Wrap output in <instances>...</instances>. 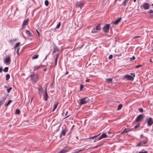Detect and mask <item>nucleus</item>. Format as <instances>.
I'll use <instances>...</instances> for the list:
<instances>
[{
    "label": "nucleus",
    "mask_w": 153,
    "mask_h": 153,
    "mask_svg": "<svg viewBox=\"0 0 153 153\" xmlns=\"http://www.w3.org/2000/svg\"><path fill=\"white\" fill-rule=\"evenodd\" d=\"M131 75L127 74L125 75L123 77L124 78L128 80L132 81L134 79V77H135V74L133 73L130 74Z\"/></svg>",
    "instance_id": "nucleus-1"
},
{
    "label": "nucleus",
    "mask_w": 153,
    "mask_h": 153,
    "mask_svg": "<svg viewBox=\"0 0 153 153\" xmlns=\"http://www.w3.org/2000/svg\"><path fill=\"white\" fill-rule=\"evenodd\" d=\"M79 100L80 101L79 104L80 105L85 104L91 101L90 99L88 97H85L80 99Z\"/></svg>",
    "instance_id": "nucleus-2"
},
{
    "label": "nucleus",
    "mask_w": 153,
    "mask_h": 153,
    "mask_svg": "<svg viewBox=\"0 0 153 153\" xmlns=\"http://www.w3.org/2000/svg\"><path fill=\"white\" fill-rule=\"evenodd\" d=\"M85 3V1H77L75 4V6L76 7L81 9L84 6Z\"/></svg>",
    "instance_id": "nucleus-3"
},
{
    "label": "nucleus",
    "mask_w": 153,
    "mask_h": 153,
    "mask_svg": "<svg viewBox=\"0 0 153 153\" xmlns=\"http://www.w3.org/2000/svg\"><path fill=\"white\" fill-rule=\"evenodd\" d=\"M33 82H36L39 80V76L37 74H31L30 76Z\"/></svg>",
    "instance_id": "nucleus-4"
},
{
    "label": "nucleus",
    "mask_w": 153,
    "mask_h": 153,
    "mask_svg": "<svg viewBox=\"0 0 153 153\" xmlns=\"http://www.w3.org/2000/svg\"><path fill=\"white\" fill-rule=\"evenodd\" d=\"M71 148L68 146L64 147L62 150L59 151L58 153H66L68 152Z\"/></svg>",
    "instance_id": "nucleus-5"
},
{
    "label": "nucleus",
    "mask_w": 153,
    "mask_h": 153,
    "mask_svg": "<svg viewBox=\"0 0 153 153\" xmlns=\"http://www.w3.org/2000/svg\"><path fill=\"white\" fill-rule=\"evenodd\" d=\"M110 27L109 24H106L102 28L103 31L105 33H108Z\"/></svg>",
    "instance_id": "nucleus-6"
},
{
    "label": "nucleus",
    "mask_w": 153,
    "mask_h": 153,
    "mask_svg": "<svg viewBox=\"0 0 153 153\" xmlns=\"http://www.w3.org/2000/svg\"><path fill=\"white\" fill-rule=\"evenodd\" d=\"M144 118V115L140 114L138 115L136 117L135 121L136 122L141 121Z\"/></svg>",
    "instance_id": "nucleus-7"
},
{
    "label": "nucleus",
    "mask_w": 153,
    "mask_h": 153,
    "mask_svg": "<svg viewBox=\"0 0 153 153\" xmlns=\"http://www.w3.org/2000/svg\"><path fill=\"white\" fill-rule=\"evenodd\" d=\"M10 54H9L4 59V63L9 65L10 64Z\"/></svg>",
    "instance_id": "nucleus-8"
},
{
    "label": "nucleus",
    "mask_w": 153,
    "mask_h": 153,
    "mask_svg": "<svg viewBox=\"0 0 153 153\" xmlns=\"http://www.w3.org/2000/svg\"><path fill=\"white\" fill-rule=\"evenodd\" d=\"M147 125L149 126H151L153 123V121L152 118L151 117H147L146 120Z\"/></svg>",
    "instance_id": "nucleus-9"
},
{
    "label": "nucleus",
    "mask_w": 153,
    "mask_h": 153,
    "mask_svg": "<svg viewBox=\"0 0 153 153\" xmlns=\"http://www.w3.org/2000/svg\"><path fill=\"white\" fill-rule=\"evenodd\" d=\"M7 95L5 94L4 96L2 97L1 100H0V106L4 103L5 100L7 99Z\"/></svg>",
    "instance_id": "nucleus-10"
},
{
    "label": "nucleus",
    "mask_w": 153,
    "mask_h": 153,
    "mask_svg": "<svg viewBox=\"0 0 153 153\" xmlns=\"http://www.w3.org/2000/svg\"><path fill=\"white\" fill-rule=\"evenodd\" d=\"M37 89L38 90V94L39 95H40L43 93V88L42 86H39L37 88Z\"/></svg>",
    "instance_id": "nucleus-11"
},
{
    "label": "nucleus",
    "mask_w": 153,
    "mask_h": 153,
    "mask_svg": "<svg viewBox=\"0 0 153 153\" xmlns=\"http://www.w3.org/2000/svg\"><path fill=\"white\" fill-rule=\"evenodd\" d=\"M143 7L144 10H148L149 8V5L148 3H144L143 4Z\"/></svg>",
    "instance_id": "nucleus-12"
},
{
    "label": "nucleus",
    "mask_w": 153,
    "mask_h": 153,
    "mask_svg": "<svg viewBox=\"0 0 153 153\" xmlns=\"http://www.w3.org/2000/svg\"><path fill=\"white\" fill-rule=\"evenodd\" d=\"M106 137H107V135L105 134H102L100 137H99L97 140H100L103 138H105Z\"/></svg>",
    "instance_id": "nucleus-13"
},
{
    "label": "nucleus",
    "mask_w": 153,
    "mask_h": 153,
    "mask_svg": "<svg viewBox=\"0 0 153 153\" xmlns=\"http://www.w3.org/2000/svg\"><path fill=\"white\" fill-rule=\"evenodd\" d=\"M122 18H119L117 20L115 21H113L112 22V24L117 25L121 21V20Z\"/></svg>",
    "instance_id": "nucleus-14"
},
{
    "label": "nucleus",
    "mask_w": 153,
    "mask_h": 153,
    "mask_svg": "<svg viewBox=\"0 0 153 153\" xmlns=\"http://www.w3.org/2000/svg\"><path fill=\"white\" fill-rule=\"evenodd\" d=\"M67 131V129L66 128L63 129L62 131L61 134L60 135V137H61L62 135H63V136H65Z\"/></svg>",
    "instance_id": "nucleus-15"
},
{
    "label": "nucleus",
    "mask_w": 153,
    "mask_h": 153,
    "mask_svg": "<svg viewBox=\"0 0 153 153\" xmlns=\"http://www.w3.org/2000/svg\"><path fill=\"white\" fill-rule=\"evenodd\" d=\"M58 50L59 49L58 47L54 45L53 46V54L55 53L56 51H58Z\"/></svg>",
    "instance_id": "nucleus-16"
},
{
    "label": "nucleus",
    "mask_w": 153,
    "mask_h": 153,
    "mask_svg": "<svg viewBox=\"0 0 153 153\" xmlns=\"http://www.w3.org/2000/svg\"><path fill=\"white\" fill-rule=\"evenodd\" d=\"M48 98V96L47 92L44 93L43 99L45 101H47Z\"/></svg>",
    "instance_id": "nucleus-17"
},
{
    "label": "nucleus",
    "mask_w": 153,
    "mask_h": 153,
    "mask_svg": "<svg viewBox=\"0 0 153 153\" xmlns=\"http://www.w3.org/2000/svg\"><path fill=\"white\" fill-rule=\"evenodd\" d=\"M29 20L28 19H27L25 20H24L22 24V26L23 27L25 25H27V23L28 22Z\"/></svg>",
    "instance_id": "nucleus-18"
},
{
    "label": "nucleus",
    "mask_w": 153,
    "mask_h": 153,
    "mask_svg": "<svg viewBox=\"0 0 153 153\" xmlns=\"http://www.w3.org/2000/svg\"><path fill=\"white\" fill-rule=\"evenodd\" d=\"M25 33L28 35V36L31 37L33 36L32 33H31L30 32V31L28 30H25Z\"/></svg>",
    "instance_id": "nucleus-19"
},
{
    "label": "nucleus",
    "mask_w": 153,
    "mask_h": 153,
    "mask_svg": "<svg viewBox=\"0 0 153 153\" xmlns=\"http://www.w3.org/2000/svg\"><path fill=\"white\" fill-rule=\"evenodd\" d=\"M41 66V65H36L34 66L33 68V71H35L38 70L40 68Z\"/></svg>",
    "instance_id": "nucleus-20"
},
{
    "label": "nucleus",
    "mask_w": 153,
    "mask_h": 153,
    "mask_svg": "<svg viewBox=\"0 0 153 153\" xmlns=\"http://www.w3.org/2000/svg\"><path fill=\"white\" fill-rule=\"evenodd\" d=\"M131 130L132 129H131L125 128L124 130V132L125 133H127L131 131Z\"/></svg>",
    "instance_id": "nucleus-21"
},
{
    "label": "nucleus",
    "mask_w": 153,
    "mask_h": 153,
    "mask_svg": "<svg viewBox=\"0 0 153 153\" xmlns=\"http://www.w3.org/2000/svg\"><path fill=\"white\" fill-rule=\"evenodd\" d=\"M39 55L38 54H35L32 57V59H36L38 57Z\"/></svg>",
    "instance_id": "nucleus-22"
},
{
    "label": "nucleus",
    "mask_w": 153,
    "mask_h": 153,
    "mask_svg": "<svg viewBox=\"0 0 153 153\" xmlns=\"http://www.w3.org/2000/svg\"><path fill=\"white\" fill-rule=\"evenodd\" d=\"M96 30H100L101 29V27H100V24H98L96 27Z\"/></svg>",
    "instance_id": "nucleus-23"
},
{
    "label": "nucleus",
    "mask_w": 153,
    "mask_h": 153,
    "mask_svg": "<svg viewBox=\"0 0 153 153\" xmlns=\"http://www.w3.org/2000/svg\"><path fill=\"white\" fill-rule=\"evenodd\" d=\"M10 76L9 74H7L6 76V80H8L10 78Z\"/></svg>",
    "instance_id": "nucleus-24"
},
{
    "label": "nucleus",
    "mask_w": 153,
    "mask_h": 153,
    "mask_svg": "<svg viewBox=\"0 0 153 153\" xmlns=\"http://www.w3.org/2000/svg\"><path fill=\"white\" fill-rule=\"evenodd\" d=\"M58 104V103H57L54 104V105H53V111H54L55 110Z\"/></svg>",
    "instance_id": "nucleus-25"
},
{
    "label": "nucleus",
    "mask_w": 153,
    "mask_h": 153,
    "mask_svg": "<svg viewBox=\"0 0 153 153\" xmlns=\"http://www.w3.org/2000/svg\"><path fill=\"white\" fill-rule=\"evenodd\" d=\"M12 101L11 100H9L7 103H5V106H7Z\"/></svg>",
    "instance_id": "nucleus-26"
},
{
    "label": "nucleus",
    "mask_w": 153,
    "mask_h": 153,
    "mask_svg": "<svg viewBox=\"0 0 153 153\" xmlns=\"http://www.w3.org/2000/svg\"><path fill=\"white\" fill-rule=\"evenodd\" d=\"M128 0H125L123 2V5L124 6H126V4L128 3Z\"/></svg>",
    "instance_id": "nucleus-27"
},
{
    "label": "nucleus",
    "mask_w": 153,
    "mask_h": 153,
    "mask_svg": "<svg viewBox=\"0 0 153 153\" xmlns=\"http://www.w3.org/2000/svg\"><path fill=\"white\" fill-rule=\"evenodd\" d=\"M100 133L99 134H98L97 135L95 136H93V137H90L89 138V139H94V138L97 137L98 136H99L100 135Z\"/></svg>",
    "instance_id": "nucleus-28"
},
{
    "label": "nucleus",
    "mask_w": 153,
    "mask_h": 153,
    "mask_svg": "<svg viewBox=\"0 0 153 153\" xmlns=\"http://www.w3.org/2000/svg\"><path fill=\"white\" fill-rule=\"evenodd\" d=\"M20 113V110L19 109H16L15 111V113L17 114H19Z\"/></svg>",
    "instance_id": "nucleus-29"
},
{
    "label": "nucleus",
    "mask_w": 153,
    "mask_h": 153,
    "mask_svg": "<svg viewBox=\"0 0 153 153\" xmlns=\"http://www.w3.org/2000/svg\"><path fill=\"white\" fill-rule=\"evenodd\" d=\"M8 70V67H5L3 69V71L4 72H7Z\"/></svg>",
    "instance_id": "nucleus-30"
},
{
    "label": "nucleus",
    "mask_w": 153,
    "mask_h": 153,
    "mask_svg": "<svg viewBox=\"0 0 153 153\" xmlns=\"http://www.w3.org/2000/svg\"><path fill=\"white\" fill-rule=\"evenodd\" d=\"M122 106H123V105L121 104L119 105L118 107L117 110H119L121 109L122 108Z\"/></svg>",
    "instance_id": "nucleus-31"
},
{
    "label": "nucleus",
    "mask_w": 153,
    "mask_h": 153,
    "mask_svg": "<svg viewBox=\"0 0 153 153\" xmlns=\"http://www.w3.org/2000/svg\"><path fill=\"white\" fill-rule=\"evenodd\" d=\"M20 42H17V43H16L15 46H14V49H15V48L17 47L18 46H19V45L20 44Z\"/></svg>",
    "instance_id": "nucleus-32"
},
{
    "label": "nucleus",
    "mask_w": 153,
    "mask_h": 153,
    "mask_svg": "<svg viewBox=\"0 0 153 153\" xmlns=\"http://www.w3.org/2000/svg\"><path fill=\"white\" fill-rule=\"evenodd\" d=\"M96 29L95 28H94L91 31V32L92 33H95L96 32Z\"/></svg>",
    "instance_id": "nucleus-33"
},
{
    "label": "nucleus",
    "mask_w": 153,
    "mask_h": 153,
    "mask_svg": "<svg viewBox=\"0 0 153 153\" xmlns=\"http://www.w3.org/2000/svg\"><path fill=\"white\" fill-rule=\"evenodd\" d=\"M45 4L46 6H48V0H45Z\"/></svg>",
    "instance_id": "nucleus-34"
},
{
    "label": "nucleus",
    "mask_w": 153,
    "mask_h": 153,
    "mask_svg": "<svg viewBox=\"0 0 153 153\" xmlns=\"http://www.w3.org/2000/svg\"><path fill=\"white\" fill-rule=\"evenodd\" d=\"M12 89V87H10L9 88H8L7 89V93H9L10 91Z\"/></svg>",
    "instance_id": "nucleus-35"
},
{
    "label": "nucleus",
    "mask_w": 153,
    "mask_h": 153,
    "mask_svg": "<svg viewBox=\"0 0 153 153\" xmlns=\"http://www.w3.org/2000/svg\"><path fill=\"white\" fill-rule=\"evenodd\" d=\"M60 26V22H59V23L57 25L56 27V28H59Z\"/></svg>",
    "instance_id": "nucleus-36"
},
{
    "label": "nucleus",
    "mask_w": 153,
    "mask_h": 153,
    "mask_svg": "<svg viewBox=\"0 0 153 153\" xmlns=\"http://www.w3.org/2000/svg\"><path fill=\"white\" fill-rule=\"evenodd\" d=\"M138 110L140 112H143V109L142 108H140L138 109Z\"/></svg>",
    "instance_id": "nucleus-37"
},
{
    "label": "nucleus",
    "mask_w": 153,
    "mask_h": 153,
    "mask_svg": "<svg viewBox=\"0 0 153 153\" xmlns=\"http://www.w3.org/2000/svg\"><path fill=\"white\" fill-rule=\"evenodd\" d=\"M141 37V36H135L133 37V39H137L138 38H140Z\"/></svg>",
    "instance_id": "nucleus-38"
},
{
    "label": "nucleus",
    "mask_w": 153,
    "mask_h": 153,
    "mask_svg": "<svg viewBox=\"0 0 153 153\" xmlns=\"http://www.w3.org/2000/svg\"><path fill=\"white\" fill-rule=\"evenodd\" d=\"M107 81L108 82H112V79L111 78H108L107 79Z\"/></svg>",
    "instance_id": "nucleus-39"
},
{
    "label": "nucleus",
    "mask_w": 153,
    "mask_h": 153,
    "mask_svg": "<svg viewBox=\"0 0 153 153\" xmlns=\"http://www.w3.org/2000/svg\"><path fill=\"white\" fill-rule=\"evenodd\" d=\"M113 55L112 54H111L109 55L108 58L109 59H112L113 58Z\"/></svg>",
    "instance_id": "nucleus-40"
},
{
    "label": "nucleus",
    "mask_w": 153,
    "mask_h": 153,
    "mask_svg": "<svg viewBox=\"0 0 153 153\" xmlns=\"http://www.w3.org/2000/svg\"><path fill=\"white\" fill-rule=\"evenodd\" d=\"M141 66H142L141 65H138L136 66L135 67V68H139L140 67H141Z\"/></svg>",
    "instance_id": "nucleus-41"
},
{
    "label": "nucleus",
    "mask_w": 153,
    "mask_h": 153,
    "mask_svg": "<svg viewBox=\"0 0 153 153\" xmlns=\"http://www.w3.org/2000/svg\"><path fill=\"white\" fill-rule=\"evenodd\" d=\"M57 58H56L55 59V65L56 66L57 65Z\"/></svg>",
    "instance_id": "nucleus-42"
},
{
    "label": "nucleus",
    "mask_w": 153,
    "mask_h": 153,
    "mask_svg": "<svg viewBox=\"0 0 153 153\" xmlns=\"http://www.w3.org/2000/svg\"><path fill=\"white\" fill-rule=\"evenodd\" d=\"M141 143H142V142H141L139 143H138L137 145V146H142V145H141Z\"/></svg>",
    "instance_id": "nucleus-43"
},
{
    "label": "nucleus",
    "mask_w": 153,
    "mask_h": 153,
    "mask_svg": "<svg viewBox=\"0 0 153 153\" xmlns=\"http://www.w3.org/2000/svg\"><path fill=\"white\" fill-rule=\"evenodd\" d=\"M140 125V123H139L138 124H137V125L135 126L134 127V128H137V127H138Z\"/></svg>",
    "instance_id": "nucleus-44"
},
{
    "label": "nucleus",
    "mask_w": 153,
    "mask_h": 153,
    "mask_svg": "<svg viewBox=\"0 0 153 153\" xmlns=\"http://www.w3.org/2000/svg\"><path fill=\"white\" fill-rule=\"evenodd\" d=\"M135 59V57L134 56H133L132 57L130 58V59L132 61L134 60Z\"/></svg>",
    "instance_id": "nucleus-45"
},
{
    "label": "nucleus",
    "mask_w": 153,
    "mask_h": 153,
    "mask_svg": "<svg viewBox=\"0 0 153 153\" xmlns=\"http://www.w3.org/2000/svg\"><path fill=\"white\" fill-rule=\"evenodd\" d=\"M148 13L149 14H151L152 13H153V10H149V11L148 12Z\"/></svg>",
    "instance_id": "nucleus-46"
},
{
    "label": "nucleus",
    "mask_w": 153,
    "mask_h": 153,
    "mask_svg": "<svg viewBox=\"0 0 153 153\" xmlns=\"http://www.w3.org/2000/svg\"><path fill=\"white\" fill-rule=\"evenodd\" d=\"M36 32L38 35V36L39 37L40 36V33H39V32L38 31V30L37 29H36Z\"/></svg>",
    "instance_id": "nucleus-47"
},
{
    "label": "nucleus",
    "mask_w": 153,
    "mask_h": 153,
    "mask_svg": "<svg viewBox=\"0 0 153 153\" xmlns=\"http://www.w3.org/2000/svg\"><path fill=\"white\" fill-rule=\"evenodd\" d=\"M147 153V152L146 151H145V152L140 151L138 152V153Z\"/></svg>",
    "instance_id": "nucleus-48"
},
{
    "label": "nucleus",
    "mask_w": 153,
    "mask_h": 153,
    "mask_svg": "<svg viewBox=\"0 0 153 153\" xmlns=\"http://www.w3.org/2000/svg\"><path fill=\"white\" fill-rule=\"evenodd\" d=\"M82 151V150H80L75 152V153H78L79 152H81Z\"/></svg>",
    "instance_id": "nucleus-49"
},
{
    "label": "nucleus",
    "mask_w": 153,
    "mask_h": 153,
    "mask_svg": "<svg viewBox=\"0 0 153 153\" xmlns=\"http://www.w3.org/2000/svg\"><path fill=\"white\" fill-rule=\"evenodd\" d=\"M2 67H0V73H1L2 71Z\"/></svg>",
    "instance_id": "nucleus-50"
},
{
    "label": "nucleus",
    "mask_w": 153,
    "mask_h": 153,
    "mask_svg": "<svg viewBox=\"0 0 153 153\" xmlns=\"http://www.w3.org/2000/svg\"><path fill=\"white\" fill-rule=\"evenodd\" d=\"M83 87V86L82 85V84H81L80 85V90H81V89H82V88Z\"/></svg>",
    "instance_id": "nucleus-51"
},
{
    "label": "nucleus",
    "mask_w": 153,
    "mask_h": 153,
    "mask_svg": "<svg viewBox=\"0 0 153 153\" xmlns=\"http://www.w3.org/2000/svg\"><path fill=\"white\" fill-rule=\"evenodd\" d=\"M142 143H143L144 144H146L147 143V142L146 141H143Z\"/></svg>",
    "instance_id": "nucleus-52"
},
{
    "label": "nucleus",
    "mask_w": 153,
    "mask_h": 153,
    "mask_svg": "<svg viewBox=\"0 0 153 153\" xmlns=\"http://www.w3.org/2000/svg\"><path fill=\"white\" fill-rule=\"evenodd\" d=\"M47 87H46L45 89V91L44 93L47 92Z\"/></svg>",
    "instance_id": "nucleus-53"
},
{
    "label": "nucleus",
    "mask_w": 153,
    "mask_h": 153,
    "mask_svg": "<svg viewBox=\"0 0 153 153\" xmlns=\"http://www.w3.org/2000/svg\"><path fill=\"white\" fill-rule=\"evenodd\" d=\"M98 138H95V140L94 141V142H96V141H97L98 140H98Z\"/></svg>",
    "instance_id": "nucleus-54"
},
{
    "label": "nucleus",
    "mask_w": 153,
    "mask_h": 153,
    "mask_svg": "<svg viewBox=\"0 0 153 153\" xmlns=\"http://www.w3.org/2000/svg\"><path fill=\"white\" fill-rule=\"evenodd\" d=\"M19 48H18L16 52H17V53H19Z\"/></svg>",
    "instance_id": "nucleus-55"
},
{
    "label": "nucleus",
    "mask_w": 153,
    "mask_h": 153,
    "mask_svg": "<svg viewBox=\"0 0 153 153\" xmlns=\"http://www.w3.org/2000/svg\"><path fill=\"white\" fill-rule=\"evenodd\" d=\"M59 54H56V58H57V59H58V56H59Z\"/></svg>",
    "instance_id": "nucleus-56"
},
{
    "label": "nucleus",
    "mask_w": 153,
    "mask_h": 153,
    "mask_svg": "<svg viewBox=\"0 0 153 153\" xmlns=\"http://www.w3.org/2000/svg\"><path fill=\"white\" fill-rule=\"evenodd\" d=\"M89 79H87V80H85V81L86 82H89Z\"/></svg>",
    "instance_id": "nucleus-57"
},
{
    "label": "nucleus",
    "mask_w": 153,
    "mask_h": 153,
    "mask_svg": "<svg viewBox=\"0 0 153 153\" xmlns=\"http://www.w3.org/2000/svg\"><path fill=\"white\" fill-rule=\"evenodd\" d=\"M47 56H46L45 57V59H44V60L46 59H47Z\"/></svg>",
    "instance_id": "nucleus-58"
},
{
    "label": "nucleus",
    "mask_w": 153,
    "mask_h": 153,
    "mask_svg": "<svg viewBox=\"0 0 153 153\" xmlns=\"http://www.w3.org/2000/svg\"><path fill=\"white\" fill-rule=\"evenodd\" d=\"M100 145H97L95 147V148H97V147H98Z\"/></svg>",
    "instance_id": "nucleus-59"
},
{
    "label": "nucleus",
    "mask_w": 153,
    "mask_h": 153,
    "mask_svg": "<svg viewBox=\"0 0 153 153\" xmlns=\"http://www.w3.org/2000/svg\"><path fill=\"white\" fill-rule=\"evenodd\" d=\"M68 71H67L65 73V74L66 75V74H68Z\"/></svg>",
    "instance_id": "nucleus-60"
},
{
    "label": "nucleus",
    "mask_w": 153,
    "mask_h": 153,
    "mask_svg": "<svg viewBox=\"0 0 153 153\" xmlns=\"http://www.w3.org/2000/svg\"><path fill=\"white\" fill-rule=\"evenodd\" d=\"M4 87L5 88H8V87L7 86H4Z\"/></svg>",
    "instance_id": "nucleus-61"
},
{
    "label": "nucleus",
    "mask_w": 153,
    "mask_h": 153,
    "mask_svg": "<svg viewBox=\"0 0 153 153\" xmlns=\"http://www.w3.org/2000/svg\"><path fill=\"white\" fill-rule=\"evenodd\" d=\"M68 111H66V113L65 114V116H66L67 115V114H68Z\"/></svg>",
    "instance_id": "nucleus-62"
},
{
    "label": "nucleus",
    "mask_w": 153,
    "mask_h": 153,
    "mask_svg": "<svg viewBox=\"0 0 153 153\" xmlns=\"http://www.w3.org/2000/svg\"><path fill=\"white\" fill-rule=\"evenodd\" d=\"M124 133H125L124 132V130L123 131V132H122L121 133V134H123Z\"/></svg>",
    "instance_id": "nucleus-63"
},
{
    "label": "nucleus",
    "mask_w": 153,
    "mask_h": 153,
    "mask_svg": "<svg viewBox=\"0 0 153 153\" xmlns=\"http://www.w3.org/2000/svg\"><path fill=\"white\" fill-rule=\"evenodd\" d=\"M46 68H45V69H44V70H43L44 71H46Z\"/></svg>",
    "instance_id": "nucleus-64"
}]
</instances>
